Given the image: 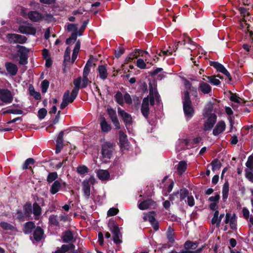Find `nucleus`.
I'll list each match as a JSON object with an SVG mask.
<instances>
[{
	"instance_id": "nucleus-36",
	"label": "nucleus",
	"mask_w": 253,
	"mask_h": 253,
	"mask_svg": "<svg viewBox=\"0 0 253 253\" xmlns=\"http://www.w3.org/2000/svg\"><path fill=\"white\" fill-rule=\"evenodd\" d=\"M147 52L146 51L137 50L134 53H132L129 55V58L132 59L134 58H137L139 55L143 56L144 54H147Z\"/></svg>"
},
{
	"instance_id": "nucleus-14",
	"label": "nucleus",
	"mask_w": 253,
	"mask_h": 253,
	"mask_svg": "<svg viewBox=\"0 0 253 253\" xmlns=\"http://www.w3.org/2000/svg\"><path fill=\"white\" fill-rule=\"evenodd\" d=\"M156 206L155 202L152 199L141 202L138 204V208L141 210H145L148 209L154 208Z\"/></svg>"
},
{
	"instance_id": "nucleus-2",
	"label": "nucleus",
	"mask_w": 253,
	"mask_h": 253,
	"mask_svg": "<svg viewBox=\"0 0 253 253\" xmlns=\"http://www.w3.org/2000/svg\"><path fill=\"white\" fill-rule=\"evenodd\" d=\"M81 82V77H78V78L74 80L73 83L75 87L71 93L70 96V91L67 90L65 91L63 96L62 102L60 105V107L61 109H64L69 103H72L74 101L78 95Z\"/></svg>"
},
{
	"instance_id": "nucleus-31",
	"label": "nucleus",
	"mask_w": 253,
	"mask_h": 253,
	"mask_svg": "<svg viewBox=\"0 0 253 253\" xmlns=\"http://www.w3.org/2000/svg\"><path fill=\"white\" fill-rule=\"evenodd\" d=\"M173 232V229L171 227H169L167 232V237L169 241L171 243H174L175 241Z\"/></svg>"
},
{
	"instance_id": "nucleus-57",
	"label": "nucleus",
	"mask_w": 253,
	"mask_h": 253,
	"mask_svg": "<svg viewBox=\"0 0 253 253\" xmlns=\"http://www.w3.org/2000/svg\"><path fill=\"white\" fill-rule=\"evenodd\" d=\"M4 113L14 114H22L23 113V111L19 109H8Z\"/></svg>"
},
{
	"instance_id": "nucleus-33",
	"label": "nucleus",
	"mask_w": 253,
	"mask_h": 253,
	"mask_svg": "<svg viewBox=\"0 0 253 253\" xmlns=\"http://www.w3.org/2000/svg\"><path fill=\"white\" fill-rule=\"evenodd\" d=\"M41 208L37 203H34L33 205V212L36 217L39 216L41 214Z\"/></svg>"
},
{
	"instance_id": "nucleus-44",
	"label": "nucleus",
	"mask_w": 253,
	"mask_h": 253,
	"mask_svg": "<svg viewBox=\"0 0 253 253\" xmlns=\"http://www.w3.org/2000/svg\"><path fill=\"white\" fill-rule=\"evenodd\" d=\"M212 170L213 171L219 169L221 166L220 162L217 159L214 160L211 163Z\"/></svg>"
},
{
	"instance_id": "nucleus-20",
	"label": "nucleus",
	"mask_w": 253,
	"mask_h": 253,
	"mask_svg": "<svg viewBox=\"0 0 253 253\" xmlns=\"http://www.w3.org/2000/svg\"><path fill=\"white\" fill-rule=\"evenodd\" d=\"M63 242L66 243H70L74 240V235L72 231L70 230L65 231L63 233L61 237Z\"/></svg>"
},
{
	"instance_id": "nucleus-55",
	"label": "nucleus",
	"mask_w": 253,
	"mask_h": 253,
	"mask_svg": "<svg viewBox=\"0 0 253 253\" xmlns=\"http://www.w3.org/2000/svg\"><path fill=\"white\" fill-rule=\"evenodd\" d=\"M119 212V210L116 208H112L109 210L107 212L108 216H114L116 215Z\"/></svg>"
},
{
	"instance_id": "nucleus-48",
	"label": "nucleus",
	"mask_w": 253,
	"mask_h": 253,
	"mask_svg": "<svg viewBox=\"0 0 253 253\" xmlns=\"http://www.w3.org/2000/svg\"><path fill=\"white\" fill-rule=\"evenodd\" d=\"M35 163V160L33 158L27 159L23 165V169H28V166L33 165Z\"/></svg>"
},
{
	"instance_id": "nucleus-51",
	"label": "nucleus",
	"mask_w": 253,
	"mask_h": 253,
	"mask_svg": "<svg viewBox=\"0 0 253 253\" xmlns=\"http://www.w3.org/2000/svg\"><path fill=\"white\" fill-rule=\"evenodd\" d=\"M229 224L230 228L232 229H236V218H235V215L234 214L233 215H231Z\"/></svg>"
},
{
	"instance_id": "nucleus-17",
	"label": "nucleus",
	"mask_w": 253,
	"mask_h": 253,
	"mask_svg": "<svg viewBox=\"0 0 253 253\" xmlns=\"http://www.w3.org/2000/svg\"><path fill=\"white\" fill-rule=\"evenodd\" d=\"M75 248L73 244L70 243L69 244H63L60 248H57V250L52 253H65L72 250Z\"/></svg>"
},
{
	"instance_id": "nucleus-22",
	"label": "nucleus",
	"mask_w": 253,
	"mask_h": 253,
	"mask_svg": "<svg viewBox=\"0 0 253 253\" xmlns=\"http://www.w3.org/2000/svg\"><path fill=\"white\" fill-rule=\"evenodd\" d=\"M28 15L29 18L33 22H38L42 18V14L36 11L29 12Z\"/></svg>"
},
{
	"instance_id": "nucleus-25",
	"label": "nucleus",
	"mask_w": 253,
	"mask_h": 253,
	"mask_svg": "<svg viewBox=\"0 0 253 253\" xmlns=\"http://www.w3.org/2000/svg\"><path fill=\"white\" fill-rule=\"evenodd\" d=\"M43 233V230L40 227H37L34 231L33 238L36 241H40L42 239Z\"/></svg>"
},
{
	"instance_id": "nucleus-3",
	"label": "nucleus",
	"mask_w": 253,
	"mask_h": 253,
	"mask_svg": "<svg viewBox=\"0 0 253 253\" xmlns=\"http://www.w3.org/2000/svg\"><path fill=\"white\" fill-rule=\"evenodd\" d=\"M183 108L185 116L187 121L191 119L194 113V110L192 105L189 96V92L188 90L184 91L183 97Z\"/></svg>"
},
{
	"instance_id": "nucleus-45",
	"label": "nucleus",
	"mask_w": 253,
	"mask_h": 253,
	"mask_svg": "<svg viewBox=\"0 0 253 253\" xmlns=\"http://www.w3.org/2000/svg\"><path fill=\"white\" fill-rule=\"evenodd\" d=\"M70 52L71 49L69 47H67L65 50L64 56V63L69 62L70 60Z\"/></svg>"
},
{
	"instance_id": "nucleus-34",
	"label": "nucleus",
	"mask_w": 253,
	"mask_h": 253,
	"mask_svg": "<svg viewBox=\"0 0 253 253\" xmlns=\"http://www.w3.org/2000/svg\"><path fill=\"white\" fill-rule=\"evenodd\" d=\"M23 211L24 212L25 215L29 217L32 213V205L30 203H27L23 207Z\"/></svg>"
},
{
	"instance_id": "nucleus-24",
	"label": "nucleus",
	"mask_w": 253,
	"mask_h": 253,
	"mask_svg": "<svg viewBox=\"0 0 253 253\" xmlns=\"http://www.w3.org/2000/svg\"><path fill=\"white\" fill-rule=\"evenodd\" d=\"M199 89L204 94H208L211 91V86L208 84L204 82H200Z\"/></svg>"
},
{
	"instance_id": "nucleus-1",
	"label": "nucleus",
	"mask_w": 253,
	"mask_h": 253,
	"mask_svg": "<svg viewBox=\"0 0 253 253\" xmlns=\"http://www.w3.org/2000/svg\"><path fill=\"white\" fill-rule=\"evenodd\" d=\"M149 94L143 99L141 112L143 116L147 118L149 114V102L151 106H153L155 104V101L157 103L159 104L160 102V96L157 91L156 85L152 84L151 83L149 84Z\"/></svg>"
},
{
	"instance_id": "nucleus-38",
	"label": "nucleus",
	"mask_w": 253,
	"mask_h": 253,
	"mask_svg": "<svg viewBox=\"0 0 253 253\" xmlns=\"http://www.w3.org/2000/svg\"><path fill=\"white\" fill-rule=\"evenodd\" d=\"M49 223L54 226H59V223L57 215H51L49 217Z\"/></svg>"
},
{
	"instance_id": "nucleus-59",
	"label": "nucleus",
	"mask_w": 253,
	"mask_h": 253,
	"mask_svg": "<svg viewBox=\"0 0 253 253\" xmlns=\"http://www.w3.org/2000/svg\"><path fill=\"white\" fill-rule=\"evenodd\" d=\"M220 199V196L219 194H216L214 196H211L209 198V200L211 202V203H218L219 202V200Z\"/></svg>"
},
{
	"instance_id": "nucleus-6",
	"label": "nucleus",
	"mask_w": 253,
	"mask_h": 253,
	"mask_svg": "<svg viewBox=\"0 0 253 253\" xmlns=\"http://www.w3.org/2000/svg\"><path fill=\"white\" fill-rule=\"evenodd\" d=\"M13 97L11 91L4 88H0V100L1 106L11 103Z\"/></svg>"
},
{
	"instance_id": "nucleus-8",
	"label": "nucleus",
	"mask_w": 253,
	"mask_h": 253,
	"mask_svg": "<svg viewBox=\"0 0 253 253\" xmlns=\"http://www.w3.org/2000/svg\"><path fill=\"white\" fill-rule=\"evenodd\" d=\"M7 38L10 43H24L27 41V38L25 36L16 34H8Z\"/></svg>"
},
{
	"instance_id": "nucleus-18",
	"label": "nucleus",
	"mask_w": 253,
	"mask_h": 253,
	"mask_svg": "<svg viewBox=\"0 0 253 253\" xmlns=\"http://www.w3.org/2000/svg\"><path fill=\"white\" fill-rule=\"evenodd\" d=\"M225 126L226 125L224 121H219L213 129V134L215 136H217L225 130Z\"/></svg>"
},
{
	"instance_id": "nucleus-16",
	"label": "nucleus",
	"mask_w": 253,
	"mask_h": 253,
	"mask_svg": "<svg viewBox=\"0 0 253 253\" xmlns=\"http://www.w3.org/2000/svg\"><path fill=\"white\" fill-rule=\"evenodd\" d=\"M82 190L86 199H88L90 195V182L88 180H84L82 183Z\"/></svg>"
},
{
	"instance_id": "nucleus-53",
	"label": "nucleus",
	"mask_w": 253,
	"mask_h": 253,
	"mask_svg": "<svg viewBox=\"0 0 253 253\" xmlns=\"http://www.w3.org/2000/svg\"><path fill=\"white\" fill-rule=\"evenodd\" d=\"M47 114V111L45 108L40 109L38 111V117L41 120L43 119Z\"/></svg>"
},
{
	"instance_id": "nucleus-32",
	"label": "nucleus",
	"mask_w": 253,
	"mask_h": 253,
	"mask_svg": "<svg viewBox=\"0 0 253 253\" xmlns=\"http://www.w3.org/2000/svg\"><path fill=\"white\" fill-rule=\"evenodd\" d=\"M198 247L197 242H193L190 241H186L184 244L185 251H189V249L194 250Z\"/></svg>"
},
{
	"instance_id": "nucleus-39",
	"label": "nucleus",
	"mask_w": 253,
	"mask_h": 253,
	"mask_svg": "<svg viewBox=\"0 0 253 253\" xmlns=\"http://www.w3.org/2000/svg\"><path fill=\"white\" fill-rule=\"evenodd\" d=\"M115 98L116 102L121 105L124 104V98L122 93L120 91H118L115 96Z\"/></svg>"
},
{
	"instance_id": "nucleus-15",
	"label": "nucleus",
	"mask_w": 253,
	"mask_h": 253,
	"mask_svg": "<svg viewBox=\"0 0 253 253\" xmlns=\"http://www.w3.org/2000/svg\"><path fill=\"white\" fill-rule=\"evenodd\" d=\"M119 140L120 147L123 149H128L129 147V142L127 139L126 135L122 131H119Z\"/></svg>"
},
{
	"instance_id": "nucleus-29",
	"label": "nucleus",
	"mask_w": 253,
	"mask_h": 253,
	"mask_svg": "<svg viewBox=\"0 0 253 253\" xmlns=\"http://www.w3.org/2000/svg\"><path fill=\"white\" fill-rule=\"evenodd\" d=\"M187 169V163L185 161H180L179 162L177 167V170L178 173L180 174H182Z\"/></svg>"
},
{
	"instance_id": "nucleus-12",
	"label": "nucleus",
	"mask_w": 253,
	"mask_h": 253,
	"mask_svg": "<svg viewBox=\"0 0 253 253\" xmlns=\"http://www.w3.org/2000/svg\"><path fill=\"white\" fill-rule=\"evenodd\" d=\"M216 118L217 117L215 114H211L204 124V130L207 131L211 129L216 121Z\"/></svg>"
},
{
	"instance_id": "nucleus-10",
	"label": "nucleus",
	"mask_w": 253,
	"mask_h": 253,
	"mask_svg": "<svg viewBox=\"0 0 253 253\" xmlns=\"http://www.w3.org/2000/svg\"><path fill=\"white\" fill-rule=\"evenodd\" d=\"M118 113L122 117L126 126H129L132 124V117L129 114L122 110L120 107L118 108Z\"/></svg>"
},
{
	"instance_id": "nucleus-63",
	"label": "nucleus",
	"mask_w": 253,
	"mask_h": 253,
	"mask_svg": "<svg viewBox=\"0 0 253 253\" xmlns=\"http://www.w3.org/2000/svg\"><path fill=\"white\" fill-rule=\"evenodd\" d=\"M30 94L37 99H40L41 97V94L39 92L35 91L34 90H30Z\"/></svg>"
},
{
	"instance_id": "nucleus-21",
	"label": "nucleus",
	"mask_w": 253,
	"mask_h": 253,
	"mask_svg": "<svg viewBox=\"0 0 253 253\" xmlns=\"http://www.w3.org/2000/svg\"><path fill=\"white\" fill-rule=\"evenodd\" d=\"M19 30L20 33L24 34L34 35L36 33V29L35 28L30 26H20Z\"/></svg>"
},
{
	"instance_id": "nucleus-41",
	"label": "nucleus",
	"mask_w": 253,
	"mask_h": 253,
	"mask_svg": "<svg viewBox=\"0 0 253 253\" xmlns=\"http://www.w3.org/2000/svg\"><path fill=\"white\" fill-rule=\"evenodd\" d=\"M154 213V212H149L145 214L143 217L144 220L145 221L148 220L151 223L156 220V219L153 214Z\"/></svg>"
},
{
	"instance_id": "nucleus-28",
	"label": "nucleus",
	"mask_w": 253,
	"mask_h": 253,
	"mask_svg": "<svg viewBox=\"0 0 253 253\" xmlns=\"http://www.w3.org/2000/svg\"><path fill=\"white\" fill-rule=\"evenodd\" d=\"M97 175L98 178L102 180L108 179L110 176L109 172L107 170L100 169L97 171Z\"/></svg>"
},
{
	"instance_id": "nucleus-27",
	"label": "nucleus",
	"mask_w": 253,
	"mask_h": 253,
	"mask_svg": "<svg viewBox=\"0 0 253 253\" xmlns=\"http://www.w3.org/2000/svg\"><path fill=\"white\" fill-rule=\"evenodd\" d=\"M98 71L99 77L103 80H105L108 77V73L105 65H99L98 67Z\"/></svg>"
},
{
	"instance_id": "nucleus-58",
	"label": "nucleus",
	"mask_w": 253,
	"mask_h": 253,
	"mask_svg": "<svg viewBox=\"0 0 253 253\" xmlns=\"http://www.w3.org/2000/svg\"><path fill=\"white\" fill-rule=\"evenodd\" d=\"M246 166L250 169H253V156H250L249 157L248 160L246 163Z\"/></svg>"
},
{
	"instance_id": "nucleus-50",
	"label": "nucleus",
	"mask_w": 253,
	"mask_h": 253,
	"mask_svg": "<svg viewBox=\"0 0 253 253\" xmlns=\"http://www.w3.org/2000/svg\"><path fill=\"white\" fill-rule=\"evenodd\" d=\"M136 66L140 69H143L146 68V65L143 59L139 58L136 61Z\"/></svg>"
},
{
	"instance_id": "nucleus-62",
	"label": "nucleus",
	"mask_w": 253,
	"mask_h": 253,
	"mask_svg": "<svg viewBox=\"0 0 253 253\" xmlns=\"http://www.w3.org/2000/svg\"><path fill=\"white\" fill-rule=\"evenodd\" d=\"M211 223L212 224H216V227H219L220 222L218 216H213L211 219Z\"/></svg>"
},
{
	"instance_id": "nucleus-13",
	"label": "nucleus",
	"mask_w": 253,
	"mask_h": 253,
	"mask_svg": "<svg viewBox=\"0 0 253 253\" xmlns=\"http://www.w3.org/2000/svg\"><path fill=\"white\" fill-rule=\"evenodd\" d=\"M66 186V183L65 182L55 180L50 187V192L53 195L55 194L60 191L62 187L65 188Z\"/></svg>"
},
{
	"instance_id": "nucleus-5",
	"label": "nucleus",
	"mask_w": 253,
	"mask_h": 253,
	"mask_svg": "<svg viewBox=\"0 0 253 253\" xmlns=\"http://www.w3.org/2000/svg\"><path fill=\"white\" fill-rule=\"evenodd\" d=\"M108 228L110 231L113 234V240L116 244H119L122 243L121 238L122 234L117 224L114 220H110L108 224Z\"/></svg>"
},
{
	"instance_id": "nucleus-43",
	"label": "nucleus",
	"mask_w": 253,
	"mask_h": 253,
	"mask_svg": "<svg viewBox=\"0 0 253 253\" xmlns=\"http://www.w3.org/2000/svg\"><path fill=\"white\" fill-rule=\"evenodd\" d=\"M80 77L82 78L81 77ZM89 83H91V82L89 81L87 77L83 76V78H81L80 87L85 88Z\"/></svg>"
},
{
	"instance_id": "nucleus-64",
	"label": "nucleus",
	"mask_w": 253,
	"mask_h": 253,
	"mask_svg": "<svg viewBox=\"0 0 253 253\" xmlns=\"http://www.w3.org/2000/svg\"><path fill=\"white\" fill-rule=\"evenodd\" d=\"M126 102L128 104H131L132 103V99L131 98L130 95L126 93L125 94L124 97Z\"/></svg>"
},
{
	"instance_id": "nucleus-4",
	"label": "nucleus",
	"mask_w": 253,
	"mask_h": 253,
	"mask_svg": "<svg viewBox=\"0 0 253 253\" xmlns=\"http://www.w3.org/2000/svg\"><path fill=\"white\" fill-rule=\"evenodd\" d=\"M116 144L113 142L104 141L101 144V154L103 159H110L115 151Z\"/></svg>"
},
{
	"instance_id": "nucleus-54",
	"label": "nucleus",
	"mask_w": 253,
	"mask_h": 253,
	"mask_svg": "<svg viewBox=\"0 0 253 253\" xmlns=\"http://www.w3.org/2000/svg\"><path fill=\"white\" fill-rule=\"evenodd\" d=\"M230 99L231 101L233 102H235L239 104L241 103L240 97H238L236 94L231 93V96L230 97Z\"/></svg>"
},
{
	"instance_id": "nucleus-61",
	"label": "nucleus",
	"mask_w": 253,
	"mask_h": 253,
	"mask_svg": "<svg viewBox=\"0 0 253 253\" xmlns=\"http://www.w3.org/2000/svg\"><path fill=\"white\" fill-rule=\"evenodd\" d=\"M187 198V204L190 207H193L195 205V201L193 196H188Z\"/></svg>"
},
{
	"instance_id": "nucleus-11",
	"label": "nucleus",
	"mask_w": 253,
	"mask_h": 253,
	"mask_svg": "<svg viewBox=\"0 0 253 253\" xmlns=\"http://www.w3.org/2000/svg\"><path fill=\"white\" fill-rule=\"evenodd\" d=\"M210 65L215 68L217 71L220 72L225 75L230 81L231 80V77L229 72L222 64L217 62L211 61L210 62Z\"/></svg>"
},
{
	"instance_id": "nucleus-19",
	"label": "nucleus",
	"mask_w": 253,
	"mask_h": 253,
	"mask_svg": "<svg viewBox=\"0 0 253 253\" xmlns=\"http://www.w3.org/2000/svg\"><path fill=\"white\" fill-rule=\"evenodd\" d=\"M7 72L11 76H15L18 71V67L16 65L11 62H6L5 64Z\"/></svg>"
},
{
	"instance_id": "nucleus-37",
	"label": "nucleus",
	"mask_w": 253,
	"mask_h": 253,
	"mask_svg": "<svg viewBox=\"0 0 253 253\" xmlns=\"http://www.w3.org/2000/svg\"><path fill=\"white\" fill-rule=\"evenodd\" d=\"M24 213V212L21 210H17L16 213V218L20 221H24L25 218L28 217L26 215H25Z\"/></svg>"
},
{
	"instance_id": "nucleus-49",
	"label": "nucleus",
	"mask_w": 253,
	"mask_h": 253,
	"mask_svg": "<svg viewBox=\"0 0 253 253\" xmlns=\"http://www.w3.org/2000/svg\"><path fill=\"white\" fill-rule=\"evenodd\" d=\"M49 82L46 80H44L42 82L41 87L42 93H45L47 91V88L49 86Z\"/></svg>"
},
{
	"instance_id": "nucleus-9",
	"label": "nucleus",
	"mask_w": 253,
	"mask_h": 253,
	"mask_svg": "<svg viewBox=\"0 0 253 253\" xmlns=\"http://www.w3.org/2000/svg\"><path fill=\"white\" fill-rule=\"evenodd\" d=\"M107 113L110 118L112 122L115 126L116 129H119L120 128V125L119 120L118 119L116 112L112 108H108L107 110Z\"/></svg>"
},
{
	"instance_id": "nucleus-7",
	"label": "nucleus",
	"mask_w": 253,
	"mask_h": 253,
	"mask_svg": "<svg viewBox=\"0 0 253 253\" xmlns=\"http://www.w3.org/2000/svg\"><path fill=\"white\" fill-rule=\"evenodd\" d=\"M17 55L20 58L19 63L21 65H26L28 63V53L29 50L25 46L17 45Z\"/></svg>"
},
{
	"instance_id": "nucleus-23",
	"label": "nucleus",
	"mask_w": 253,
	"mask_h": 253,
	"mask_svg": "<svg viewBox=\"0 0 253 253\" xmlns=\"http://www.w3.org/2000/svg\"><path fill=\"white\" fill-rule=\"evenodd\" d=\"M36 228L35 223L32 221H29L24 225L23 231L26 234L31 233Z\"/></svg>"
},
{
	"instance_id": "nucleus-30",
	"label": "nucleus",
	"mask_w": 253,
	"mask_h": 253,
	"mask_svg": "<svg viewBox=\"0 0 253 253\" xmlns=\"http://www.w3.org/2000/svg\"><path fill=\"white\" fill-rule=\"evenodd\" d=\"M229 188V187L228 182H225L223 184L222 191V198L223 200H226L228 198Z\"/></svg>"
},
{
	"instance_id": "nucleus-26",
	"label": "nucleus",
	"mask_w": 253,
	"mask_h": 253,
	"mask_svg": "<svg viewBox=\"0 0 253 253\" xmlns=\"http://www.w3.org/2000/svg\"><path fill=\"white\" fill-rule=\"evenodd\" d=\"M100 124L102 131L104 132H108L111 129V126L107 122L104 117H101Z\"/></svg>"
},
{
	"instance_id": "nucleus-46",
	"label": "nucleus",
	"mask_w": 253,
	"mask_h": 253,
	"mask_svg": "<svg viewBox=\"0 0 253 253\" xmlns=\"http://www.w3.org/2000/svg\"><path fill=\"white\" fill-rule=\"evenodd\" d=\"M207 78L209 82L213 85H217L220 84V81L216 79L215 76H209L207 77Z\"/></svg>"
},
{
	"instance_id": "nucleus-60",
	"label": "nucleus",
	"mask_w": 253,
	"mask_h": 253,
	"mask_svg": "<svg viewBox=\"0 0 253 253\" xmlns=\"http://www.w3.org/2000/svg\"><path fill=\"white\" fill-rule=\"evenodd\" d=\"M66 29L68 31H77L78 30L77 25L74 24H68L67 26Z\"/></svg>"
},
{
	"instance_id": "nucleus-35",
	"label": "nucleus",
	"mask_w": 253,
	"mask_h": 253,
	"mask_svg": "<svg viewBox=\"0 0 253 253\" xmlns=\"http://www.w3.org/2000/svg\"><path fill=\"white\" fill-rule=\"evenodd\" d=\"M0 226L4 230L13 231L14 227L7 222L2 221L0 223Z\"/></svg>"
},
{
	"instance_id": "nucleus-56",
	"label": "nucleus",
	"mask_w": 253,
	"mask_h": 253,
	"mask_svg": "<svg viewBox=\"0 0 253 253\" xmlns=\"http://www.w3.org/2000/svg\"><path fill=\"white\" fill-rule=\"evenodd\" d=\"M125 52V49L123 47H119L115 50V56L117 58H119Z\"/></svg>"
},
{
	"instance_id": "nucleus-42",
	"label": "nucleus",
	"mask_w": 253,
	"mask_h": 253,
	"mask_svg": "<svg viewBox=\"0 0 253 253\" xmlns=\"http://www.w3.org/2000/svg\"><path fill=\"white\" fill-rule=\"evenodd\" d=\"M180 200L181 201L187 198L189 196V191L187 189L184 188L180 189L179 192Z\"/></svg>"
},
{
	"instance_id": "nucleus-40",
	"label": "nucleus",
	"mask_w": 253,
	"mask_h": 253,
	"mask_svg": "<svg viewBox=\"0 0 253 253\" xmlns=\"http://www.w3.org/2000/svg\"><path fill=\"white\" fill-rule=\"evenodd\" d=\"M58 177V174L56 172H50L47 177V181L48 183L52 182Z\"/></svg>"
},
{
	"instance_id": "nucleus-47",
	"label": "nucleus",
	"mask_w": 253,
	"mask_h": 253,
	"mask_svg": "<svg viewBox=\"0 0 253 253\" xmlns=\"http://www.w3.org/2000/svg\"><path fill=\"white\" fill-rule=\"evenodd\" d=\"M77 171L80 174H84L88 172V169L85 166H82L78 167Z\"/></svg>"
},
{
	"instance_id": "nucleus-52",
	"label": "nucleus",
	"mask_w": 253,
	"mask_h": 253,
	"mask_svg": "<svg viewBox=\"0 0 253 253\" xmlns=\"http://www.w3.org/2000/svg\"><path fill=\"white\" fill-rule=\"evenodd\" d=\"M185 87L189 89H191V90L194 91V95L195 96H197V89L195 87H192L191 88V84L190 82L188 81H186L185 82Z\"/></svg>"
}]
</instances>
